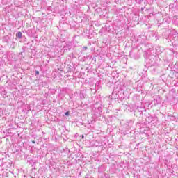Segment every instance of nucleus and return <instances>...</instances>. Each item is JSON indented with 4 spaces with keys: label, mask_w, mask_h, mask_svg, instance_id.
<instances>
[{
    "label": "nucleus",
    "mask_w": 178,
    "mask_h": 178,
    "mask_svg": "<svg viewBox=\"0 0 178 178\" xmlns=\"http://www.w3.org/2000/svg\"><path fill=\"white\" fill-rule=\"evenodd\" d=\"M32 143H33V144H35V140H33Z\"/></svg>",
    "instance_id": "obj_23"
},
{
    "label": "nucleus",
    "mask_w": 178,
    "mask_h": 178,
    "mask_svg": "<svg viewBox=\"0 0 178 178\" xmlns=\"http://www.w3.org/2000/svg\"><path fill=\"white\" fill-rule=\"evenodd\" d=\"M90 145V147H101V144L98 140H92Z\"/></svg>",
    "instance_id": "obj_7"
},
{
    "label": "nucleus",
    "mask_w": 178,
    "mask_h": 178,
    "mask_svg": "<svg viewBox=\"0 0 178 178\" xmlns=\"http://www.w3.org/2000/svg\"><path fill=\"white\" fill-rule=\"evenodd\" d=\"M137 3L141 4V2H143V0H136Z\"/></svg>",
    "instance_id": "obj_18"
},
{
    "label": "nucleus",
    "mask_w": 178,
    "mask_h": 178,
    "mask_svg": "<svg viewBox=\"0 0 178 178\" xmlns=\"http://www.w3.org/2000/svg\"><path fill=\"white\" fill-rule=\"evenodd\" d=\"M143 126H144V124H140V129H143Z\"/></svg>",
    "instance_id": "obj_20"
},
{
    "label": "nucleus",
    "mask_w": 178,
    "mask_h": 178,
    "mask_svg": "<svg viewBox=\"0 0 178 178\" xmlns=\"http://www.w3.org/2000/svg\"><path fill=\"white\" fill-rule=\"evenodd\" d=\"M99 84H100V83L99 81L96 82V83H95V87L97 90H98V88H99Z\"/></svg>",
    "instance_id": "obj_14"
},
{
    "label": "nucleus",
    "mask_w": 178,
    "mask_h": 178,
    "mask_svg": "<svg viewBox=\"0 0 178 178\" xmlns=\"http://www.w3.org/2000/svg\"><path fill=\"white\" fill-rule=\"evenodd\" d=\"M70 92H72V90L69 88H63L60 90L58 97L62 95H65V94H70Z\"/></svg>",
    "instance_id": "obj_2"
},
{
    "label": "nucleus",
    "mask_w": 178,
    "mask_h": 178,
    "mask_svg": "<svg viewBox=\"0 0 178 178\" xmlns=\"http://www.w3.org/2000/svg\"><path fill=\"white\" fill-rule=\"evenodd\" d=\"M64 152H65V154H69V152H70V150L68 149L67 148H65L63 149Z\"/></svg>",
    "instance_id": "obj_13"
},
{
    "label": "nucleus",
    "mask_w": 178,
    "mask_h": 178,
    "mask_svg": "<svg viewBox=\"0 0 178 178\" xmlns=\"http://www.w3.org/2000/svg\"><path fill=\"white\" fill-rule=\"evenodd\" d=\"M177 35H178V33L177 34Z\"/></svg>",
    "instance_id": "obj_32"
},
{
    "label": "nucleus",
    "mask_w": 178,
    "mask_h": 178,
    "mask_svg": "<svg viewBox=\"0 0 178 178\" xmlns=\"http://www.w3.org/2000/svg\"><path fill=\"white\" fill-rule=\"evenodd\" d=\"M145 54H148V51H145Z\"/></svg>",
    "instance_id": "obj_28"
},
{
    "label": "nucleus",
    "mask_w": 178,
    "mask_h": 178,
    "mask_svg": "<svg viewBox=\"0 0 178 178\" xmlns=\"http://www.w3.org/2000/svg\"><path fill=\"white\" fill-rule=\"evenodd\" d=\"M116 99V98L115 97H112V96H111V99Z\"/></svg>",
    "instance_id": "obj_22"
},
{
    "label": "nucleus",
    "mask_w": 178,
    "mask_h": 178,
    "mask_svg": "<svg viewBox=\"0 0 178 178\" xmlns=\"http://www.w3.org/2000/svg\"><path fill=\"white\" fill-rule=\"evenodd\" d=\"M72 99V97H70Z\"/></svg>",
    "instance_id": "obj_30"
},
{
    "label": "nucleus",
    "mask_w": 178,
    "mask_h": 178,
    "mask_svg": "<svg viewBox=\"0 0 178 178\" xmlns=\"http://www.w3.org/2000/svg\"><path fill=\"white\" fill-rule=\"evenodd\" d=\"M38 74H40V72L35 70V76H38Z\"/></svg>",
    "instance_id": "obj_16"
},
{
    "label": "nucleus",
    "mask_w": 178,
    "mask_h": 178,
    "mask_svg": "<svg viewBox=\"0 0 178 178\" xmlns=\"http://www.w3.org/2000/svg\"><path fill=\"white\" fill-rule=\"evenodd\" d=\"M3 40L6 42H9V36L4 37Z\"/></svg>",
    "instance_id": "obj_12"
},
{
    "label": "nucleus",
    "mask_w": 178,
    "mask_h": 178,
    "mask_svg": "<svg viewBox=\"0 0 178 178\" xmlns=\"http://www.w3.org/2000/svg\"><path fill=\"white\" fill-rule=\"evenodd\" d=\"M152 122H154V117L149 114V116H147L144 124L145 125L149 124Z\"/></svg>",
    "instance_id": "obj_5"
},
{
    "label": "nucleus",
    "mask_w": 178,
    "mask_h": 178,
    "mask_svg": "<svg viewBox=\"0 0 178 178\" xmlns=\"http://www.w3.org/2000/svg\"><path fill=\"white\" fill-rule=\"evenodd\" d=\"M64 51H70L72 49V46L70 44H66L63 47Z\"/></svg>",
    "instance_id": "obj_9"
},
{
    "label": "nucleus",
    "mask_w": 178,
    "mask_h": 178,
    "mask_svg": "<svg viewBox=\"0 0 178 178\" xmlns=\"http://www.w3.org/2000/svg\"><path fill=\"white\" fill-rule=\"evenodd\" d=\"M95 110L93 108V111L95 112V116H99V115H101L102 113V108L101 106H95Z\"/></svg>",
    "instance_id": "obj_3"
},
{
    "label": "nucleus",
    "mask_w": 178,
    "mask_h": 178,
    "mask_svg": "<svg viewBox=\"0 0 178 178\" xmlns=\"http://www.w3.org/2000/svg\"><path fill=\"white\" fill-rule=\"evenodd\" d=\"M134 124V122L132 120L128 121L122 126L121 134H124V136H126V134H130V130H131V127H133Z\"/></svg>",
    "instance_id": "obj_1"
},
{
    "label": "nucleus",
    "mask_w": 178,
    "mask_h": 178,
    "mask_svg": "<svg viewBox=\"0 0 178 178\" xmlns=\"http://www.w3.org/2000/svg\"><path fill=\"white\" fill-rule=\"evenodd\" d=\"M3 120H6V118H3Z\"/></svg>",
    "instance_id": "obj_26"
},
{
    "label": "nucleus",
    "mask_w": 178,
    "mask_h": 178,
    "mask_svg": "<svg viewBox=\"0 0 178 178\" xmlns=\"http://www.w3.org/2000/svg\"><path fill=\"white\" fill-rule=\"evenodd\" d=\"M21 145H22V147H24V143H22Z\"/></svg>",
    "instance_id": "obj_24"
},
{
    "label": "nucleus",
    "mask_w": 178,
    "mask_h": 178,
    "mask_svg": "<svg viewBox=\"0 0 178 178\" xmlns=\"http://www.w3.org/2000/svg\"><path fill=\"white\" fill-rule=\"evenodd\" d=\"M82 139H84V135L81 136Z\"/></svg>",
    "instance_id": "obj_21"
},
{
    "label": "nucleus",
    "mask_w": 178,
    "mask_h": 178,
    "mask_svg": "<svg viewBox=\"0 0 178 178\" xmlns=\"http://www.w3.org/2000/svg\"><path fill=\"white\" fill-rule=\"evenodd\" d=\"M95 83V79H94V78L89 79L88 84L90 87H93Z\"/></svg>",
    "instance_id": "obj_8"
},
{
    "label": "nucleus",
    "mask_w": 178,
    "mask_h": 178,
    "mask_svg": "<svg viewBox=\"0 0 178 178\" xmlns=\"http://www.w3.org/2000/svg\"><path fill=\"white\" fill-rule=\"evenodd\" d=\"M20 54L22 55V54H23V52H21Z\"/></svg>",
    "instance_id": "obj_29"
},
{
    "label": "nucleus",
    "mask_w": 178,
    "mask_h": 178,
    "mask_svg": "<svg viewBox=\"0 0 178 178\" xmlns=\"http://www.w3.org/2000/svg\"><path fill=\"white\" fill-rule=\"evenodd\" d=\"M141 10H144V8H141Z\"/></svg>",
    "instance_id": "obj_27"
},
{
    "label": "nucleus",
    "mask_w": 178,
    "mask_h": 178,
    "mask_svg": "<svg viewBox=\"0 0 178 178\" xmlns=\"http://www.w3.org/2000/svg\"><path fill=\"white\" fill-rule=\"evenodd\" d=\"M145 108L144 107L137 106L135 108L136 115H143V112H145Z\"/></svg>",
    "instance_id": "obj_4"
},
{
    "label": "nucleus",
    "mask_w": 178,
    "mask_h": 178,
    "mask_svg": "<svg viewBox=\"0 0 178 178\" xmlns=\"http://www.w3.org/2000/svg\"><path fill=\"white\" fill-rule=\"evenodd\" d=\"M1 111H2V109H0V112H1Z\"/></svg>",
    "instance_id": "obj_31"
},
{
    "label": "nucleus",
    "mask_w": 178,
    "mask_h": 178,
    "mask_svg": "<svg viewBox=\"0 0 178 178\" xmlns=\"http://www.w3.org/2000/svg\"><path fill=\"white\" fill-rule=\"evenodd\" d=\"M151 56H146V60H147V62H149V60H151Z\"/></svg>",
    "instance_id": "obj_15"
},
{
    "label": "nucleus",
    "mask_w": 178,
    "mask_h": 178,
    "mask_svg": "<svg viewBox=\"0 0 178 178\" xmlns=\"http://www.w3.org/2000/svg\"><path fill=\"white\" fill-rule=\"evenodd\" d=\"M27 49H28L26 47H23L22 48L23 52H26Z\"/></svg>",
    "instance_id": "obj_17"
},
{
    "label": "nucleus",
    "mask_w": 178,
    "mask_h": 178,
    "mask_svg": "<svg viewBox=\"0 0 178 178\" xmlns=\"http://www.w3.org/2000/svg\"><path fill=\"white\" fill-rule=\"evenodd\" d=\"M16 37H17V38L22 39L23 37V33H22V32H17L16 33Z\"/></svg>",
    "instance_id": "obj_11"
},
{
    "label": "nucleus",
    "mask_w": 178,
    "mask_h": 178,
    "mask_svg": "<svg viewBox=\"0 0 178 178\" xmlns=\"http://www.w3.org/2000/svg\"><path fill=\"white\" fill-rule=\"evenodd\" d=\"M83 49H85V50L87 49V47H84Z\"/></svg>",
    "instance_id": "obj_25"
},
{
    "label": "nucleus",
    "mask_w": 178,
    "mask_h": 178,
    "mask_svg": "<svg viewBox=\"0 0 178 178\" xmlns=\"http://www.w3.org/2000/svg\"><path fill=\"white\" fill-rule=\"evenodd\" d=\"M69 111H67L66 113H65V116H69Z\"/></svg>",
    "instance_id": "obj_19"
},
{
    "label": "nucleus",
    "mask_w": 178,
    "mask_h": 178,
    "mask_svg": "<svg viewBox=\"0 0 178 178\" xmlns=\"http://www.w3.org/2000/svg\"><path fill=\"white\" fill-rule=\"evenodd\" d=\"M161 102V97L159 96H156L154 97V100L152 102V104H154V105H159Z\"/></svg>",
    "instance_id": "obj_6"
},
{
    "label": "nucleus",
    "mask_w": 178,
    "mask_h": 178,
    "mask_svg": "<svg viewBox=\"0 0 178 178\" xmlns=\"http://www.w3.org/2000/svg\"><path fill=\"white\" fill-rule=\"evenodd\" d=\"M8 124L10 127H13L14 124H16V121L10 120V121H8Z\"/></svg>",
    "instance_id": "obj_10"
}]
</instances>
